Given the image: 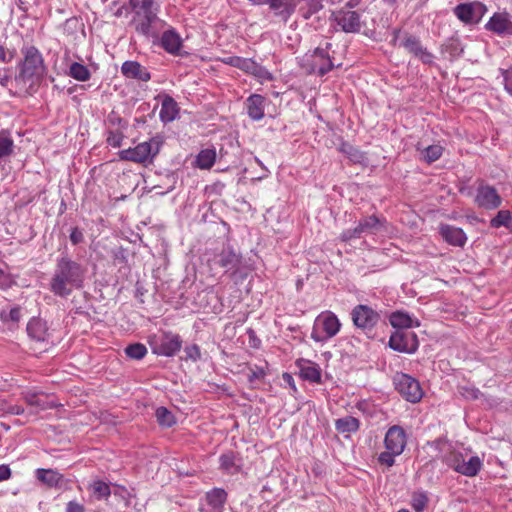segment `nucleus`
Returning a JSON list of instances; mask_svg holds the SVG:
<instances>
[{
    "instance_id": "nucleus-33",
    "label": "nucleus",
    "mask_w": 512,
    "mask_h": 512,
    "mask_svg": "<svg viewBox=\"0 0 512 512\" xmlns=\"http://www.w3.org/2000/svg\"><path fill=\"white\" fill-rule=\"evenodd\" d=\"M67 75L81 82L88 81L91 77V73L87 66L79 62H72L69 65Z\"/></svg>"
},
{
    "instance_id": "nucleus-6",
    "label": "nucleus",
    "mask_w": 512,
    "mask_h": 512,
    "mask_svg": "<svg viewBox=\"0 0 512 512\" xmlns=\"http://www.w3.org/2000/svg\"><path fill=\"white\" fill-rule=\"evenodd\" d=\"M358 3L359 0H349L343 8L333 12L335 23L346 33H355L361 29V14L358 11L351 10Z\"/></svg>"
},
{
    "instance_id": "nucleus-12",
    "label": "nucleus",
    "mask_w": 512,
    "mask_h": 512,
    "mask_svg": "<svg viewBox=\"0 0 512 512\" xmlns=\"http://www.w3.org/2000/svg\"><path fill=\"white\" fill-rule=\"evenodd\" d=\"M389 346L395 351L411 354L418 348V339L414 332L397 330L390 336Z\"/></svg>"
},
{
    "instance_id": "nucleus-51",
    "label": "nucleus",
    "mask_w": 512,
    "mask_h": 512,
    "mask_svg": "<svg viewBox=\"0 0 512 512\" xmlns=\"http://www.w3.org/2000/svg\"><path fill=\"white\" fill-rule=\"evenodd\" d=\"M247 58H241L238 56H231L225 60V63L243 70Z\"/></svg>"
},
{
    "instance_id": "nucleus-48",
    "label": "nucleus",
    "mask_w": 512,
    "mask_h": 512,
    "mask_svg": "<svg viewBox=\"0 0 512 512\" xmlns=\"http://www.w3.org/2000/svg\"><path fill=\"white\" fill-rule=\"evenodd\" d=\"M459 393L466 399H478L481 392L472 386H460Z\"/></svg>"
},
{
    "instance_id": "nucleus-10",
    "label": "nucleus",
    "mask_w": 512,
    "mask_h": 512,
    "mask_svg": "<svg viewBox=\"0 0 512 512\" xmlns=\"http://www.w3.org/2000/svg\"><path fill=\"white\" fill-rule=\"evenodd\" d=\"M182 340L178 334L164 332L151 342L153 353L171 357L180 351Z\"/></svg>"
},
{
    "instance_id": "nucleus-47",
    "label": "nucleus",
    "mask_w": 512,
    "mask_h": 512,
    "mask_svg": "<svg viewBox=\"0 0 512 512\" xmlns=\"http://www.w3.org/2000/svg\"><path fill=\"white\" fill-rule=\"evenodd\" d=\"M342 151L345 152L348 155V157L350 158V160L353 162L360 163L364 160V155L352 146L343 145Z\"/></svg>"
},
{
    "instance_id": "nucleus-56",
    "label": "nucleus",
    "mask_w": 512,
    "mask_h": 512,
    "mask_svg": "<svg viewBox=\"0 0 512 512\" xmlns=\"http://www.w3.org/2000/svg\"><path fill=\"white\" fill-rule=\"evenodd\" d=\"M66 512H85L83 505L76 501H70L67 504Z\"/></svg>"
},
{
    "instance_id": "nucleus-11",
    "label": "nucleus",
    "mask_w": 512,
    "mask_h": 512,
    "mask_svg": "<svg viewBox=\"0 0 512 512\" xmlns=\"http://www.w3.org/2000/svg\"><path fill=\"white\" fill-rule=\"evenodd\" d=\"M430 448L436 452V458L440 459L457 472L463 458V454L457 452L449 441L437 439L430 443Z\"/></svg>"
},
{
    "instance_id": "nucleus-49",
    "label": "nucleus",
    "mask_w": 512,
    "mask_h": 512,
    "mask_svg": "<svg viewBox=\"0 0 512 512\" xmlns=\"http://www.w3.org/2000/svg\"><path fill=\"white\" fill-rule=\"evenodd\" d=\"M398 455L399 454H394L393 451L387 450L386 452H382L379 455L378 461L381 464L386 465L387 467H391L395 463V456H398Z\"/></svg>"
},
{
    "instance_id": "nucleus-24",
    "label": "nucleus",
    "mask_w": 512,
    "mask_h": 512,
    "mask_svg": "<svg viewBox=\"0 0 512 512\" xmlns=\"http://www.w3.org/2000/svg\"><path fill=\"white\" fill-rule=\"evenodd\" d=\"M247 113L253 120H260L264 117V97L253 94L246 101Z\"/></svg>"
},
{
    "instance_id": "nucleus-25",
    "label": "nucleus",
    "mask_w": 512,
    "mask_h": 512,
    "mask_svg": "<svg viewBox=\"0 0 512 512\" xmlns=\"http://www.w3.org/2000/svg\"><path fill=\"white\" fill-rule=\"evenodd\" d=\"M227 500V493L220 488H214L206 493V501L211 507L210 512H222Z\"/></svg>"
},
{
    "instance_id": "nucleus-57",
    "label": "nucleus",
    "mask_w": 512,
    "mask_h": 512,
    "mask_svg": "<svg viewBox=\"0 0 512 512\" xmlns=\"http://www.w3.org/2000/svg\"><path fill=\"white\" fill-rule=\"evenodd\" d=\"M11 477V470L7 465H0V481L8 480Z\"/></svg>"
},
{
    "instance_id": "nucleus-30",
    "label": "nucleus",
    "mask_w": 512,
    "mask_h": 512,
    "mask_svg": "<svg viewBox=\"0 0 512 512\" xmlns=\"http://www.w3.org/2000/svg\"><path fill=\"white\" fill-rule=\"evenodd\" d=\"M481 467L482 461L478 456H472L468 459V461H465V458L463 457L457 473H460L464 476L473 477L477 475Z\"/></svg>"
},
{
    "instance_id": "nucleus-52",
    "label": "nucleus",
    "mask_w": 512,
    "mask_h": 512,
    "mask_svg": "<svg viewBox=\"0 0 512 512\" xmlns=\"http://www.w3.org/2000/svg\"><path fill=\"white\" fill-rule=\"evenodd\" d=\"M504 86L506 91L512 96V67L503 71Z\"/></svg>"
},
{
    "instance_id": "nucleus-39",
    "label": "nucleus",
    "mask_w": 512,
    "mask_h": 512,
    "mask_svg": "<svg viewBox=\"0 0 512 512\" xmlns=\"http://www.w3.org/2000/svg\"><path fill=\"white\" fill-rule=\"evenodd\" d=\"M155 415L158 423L163 427L169 428L175 424L174 415L165 407L157 408Z\"/></svg>"
},
{
    "instance_id": "nucleus-63",
    "label": "nucleus",
    "mask_w": 512,
    "mask_h": 512,
    "mask_svg": "<svg viewBox=\"0 0 512 512\" xmlns=\"http://www.w3.org/2000/svg\"><path fill=\"white\" fill-rule=\"evenodd\" d=\"M283 378H284L285 380H287V382H288V383H289L293 388H295V386H294V384H293V378H292V376H291V375H289V374L285 373V374L283 375Z\"/></svg>"
},
{
    "instance_id": "nucleus-43",
    "label": "nucleus",
    "mask_w": 512,
    "mask_h": 512,
    "mask_svg": "<svg viewBox=\"0 0 512 512\" xmlns=\"http://www.w3.org/2000/svg\"><path fill=\"white\" fill-rule=\"evenodd\" d=\"M21 319V307L15 306L9 312L2 310L0 312V320L3 323L13 322L17 324Z\"/></svg>"
},
{
    "instance_id": "nucleus-5",
    "label": "nucleus",
    "mask_w": 512,
    "mask_h": 512,
    "mask_svg": "<svg viewBox=\"0 0 512 512\" xmlns=\"http://www.w3.org/2000/svg\"><path fill=\"white\" fill-rule=\"evenodd\" d=\"M340 322L332 312L321 313L314 322L311 338L316 342H324L334 337L340 330Z\"/></svg>"
},
{
    "instance_id": "nucleus-61",
    "label": "nucleus",
    "mask_w": 512,
    "mask_h": 512,
    "mask_svg": "<svg viewBox=\"0 0 512 512\" xmlns=\"http://www.w3.org/2000/svg\"><path fill=\"white\" fill-rule=\"evenodd\" d=\"M121 72L123 75L128 76V61H125L121 66Z\"/></svg>"
},
{
    "instance_id": "nucleus-3",
    "label": "nucleus",
    "mask_w": 512,
    "mask_h": 512,
    "mask_svg": "<svg viewBox=\"0 0 512 512\" xmlns=\"http://www.w3.org/2000/svg\"><path fill=\"white\" fill-rule=\"evenodd\" d=\"M130 8L135 13L133 23L136 30L144 35L148 34L150 25L157 15L156 0H130Z\"/></svg>"
},
{
    "instance_id": "nucleus-29",
    "label": "nucleus",
    "mask_w": 512,
    "mask_h": 512,
    "mask_svg": "<svg viewBox=\"0 0 512 512\" xmlns=\"http://www.w3.org/2000/svg\"><path fill=\"white\" fill-rule=\"evenodd\" d=\"M390 323L394 328L398 330L407 329L413 326L418 327L420 324L417 320H414L407 313L396 311L390 315Z\"/></svg>"
},
{
    "instance_id": "nucleus-19",
    "label": "nucleus",
    "mask_w": 512,
    "mask_h": 512,
    "mask_svg": "<svg viewBox=\"0 0 512 512\" xmlns=\"http://www.w3.org/2000/svg\"><path fill=\"white\" fill-rule=\"evenodd\" d=\"M384 444L387 450L401 454L406 446V433L400 426L394 425L388 429Z\"/></svg>"
},
{
    "instance_id": "nucleus-55",
    "label": "nucleus",
    "mask_w": 512,
    "mask_h": 512,
    "mask_svg": "<svg viewBox=\"0 0 512 512\" xmlns=\"http://www.w3.org/2000/svg\"><path fill=\"white\" fill-rule=\"evenodd\" d=\"M70 240L73 244H79L83 241V234L78 228H73L70 234Z\"/></svg>"
},
{
    "instance_id": "nucleus-28",
    "label": "nucleus",
    "mask_w": 512,
    "mask_h": 512,
    "mask_svg": "<svg viewBox=\"0 0 512 512\" xmlns=\"http://www.w3.org/2000/svg\"><path fill=\"white\" fill-rule=\"evenodd\" d=\"M299 368L300 376L304 380H308L314 383H319L321 381V370L318 365L310 361L302 360L299 363Z\"/></svg>"
},
{
    "instance_id": "nucleus-35",
    "label": "nucleus",
    "mask_w": 512,
    "mask_h": 512,
    "mask_svg": "<svg viewBox=\"0 0 512 512\" xmlns=\"http://www.w3.org/2000/svg\"><path fill=\"white\" fill-rule=\"evenodd\" d=\"M336 430L340 433H352L359 429V420L352 416H346L336 420Z\"/></svg>"
},
{
    "instance_id": "nucleus-31",
    "label": "nucleus",
    "mask_w": 512,
    "mask_h": 512,
    "mask_svg": "<svg viewBox=\"0 0 512 512\" xmlns=\"http://www.w3.org/2000/svg\"><path fill=\"white\" fill-rule=\"evenodd\" d=\"M161 43L167 52L176 54L181 47V38L175 31L168 30L163 33Z\"/></svg>"
},
{
    "instance_id": "nucleus-59",
    "label": "nucleus",
    "mask_w": 512,
    "mask_h": 512,
    "mask_svg": "<svg viewBox=\"0 0 512 512\" xmlns=\"http://www.w3.org/2000/svg\"><path fill=\"white\" fill-rule=\"evenodd\" d=\"M144 295L143 291H142V288H140L138 285L136 287V291H135V297L137 299H139V301L141 303H144V299L142 298V296Z\"/></svg>"
},
{
    "instance_id": "nucleus-21",
    "label": "nucleus",
    "mask_w": 512,
    "mask_h": 512,
    "mask_svg": "<svg viewBox=\"0 0 512 512\" xmlns=\"http://www.w3.org/2000/svg\"><path fill=\"white\" fill-rule=\"evenodd\" d=\"M270 10L280 17L283 21H287L296 9L295 0H268Z\"/></svg>"
},
{
    "instance_id": "nucleus-34",
    "label": "nucleus",
    "mask_w": 512,
    "mask_h": 512,
    "mask_svg": "<svg viewBox=\"0 0 512 512\" xmlns=\"http://www.w3.org/2000/svg\"><path fill=\"white\" fill-rule=\"evenodd\" d=\"M37 479L49 487H54L62 480V476L52 469H37Z\"/></svg>"
},
{
    "instance_id": "nucleus-60",
    "label": "nucleus",
    "mask_w": 512,
    "mask_h": 512,
    "mask_svg": "<svg viewBox=\"0 0 512 512\" xmlns=\"http://www.w3.org/2000/svg\"><path fill=\"white\" fill-rule=\"evenodd\" d=\"M11 57L9 59L6 58V51L3 47L0 46V61L1 62H9Z\"/></svg>"
},
{
    "instance_id": "nucleus-7",
    "label": "nucleus",
    "mask_w": 512,
    "mask_h": 512,
    "mask_svg": "<svg viewBox=\"0 0 512 512\" xmlns=\"http://www.w3.org/2000/svg\"><path fill=\"white\" fill-rule=\"evenodd\" d=\"M300 64L306 73L318 75L326 74L334 66L326 50L322 48H316L314 51L306 53Z\"/></svg>"
},
{
    "instance_id": "nucleus-40",
    "label": "nucleus",
    "mask_w": 512,
    "mask_h": 512,
    "mask_svg": "<svg viewBox=\"0 0 512 512\" xmlns=\"http://www.w3.org/2000/svg\"><path fill=\"white\" fill-rule=\"evenodd\" d=\"M90 490L93 496L98 500L106 498L110 495L109 485L101 480L94 481L90 485Z\"/></svg>"
},
{
    "instance_id": "nucleus-45",
    "label": "nucleus",
    "mask_w": 512,
    "mask_h": 512,
    "mask_svg": "<svg viewBox=\"0 0 512 512\" xmlns=\"http://www.w3.org/2000/svg\"><path fill=\"white\" fill-rule=\"evenodd\" d=\"M428 503V498L424 493H415L412 497V507L416 512H422Z\"/></svg>"
},
{
    "instance_id": "nucleus-50",
    "label": "nucleus",
    "mask_w": 512,
    "mask_h": 512,
    "mask_svg": "<svg viewBox=\"0 0 512 512\" xmlns=\"http://www.w3.org/2000/svg\"><path fill=\"white\" fill-rule=\"evenodd\" d=\"M264 376V370L258 367H256L255 369H250L249 373L247 374V378L250 383H254L256 380L264 378Z\"/></svg>"
},
{
    "instance_id": "nucleus-16",
    "label": "nucleus",
    "mask_w": 512,
    "mask_h": 512,
    "mask_svg": "<svg viewBox=\"0 0 512 512\" xmlns=\"http://www.w3.org/2000/svg\"><path fill=\"white\" fill-rule=\"evenodd\" d=\"M379 314L367 305H357L352 310V320L361 329H371L379 321Z\"/></svg>"
},
{
    "instance_id": "nucleus-4",
    "label": "nucleus",
    "mask_w": 512,
    "mask_h": 512,
    "mask_svg": "<svg viewBox=\"0 0 512 512\" xmlns=\"http://www.w3.org/2000/svg\"><path fill=\"white\" fill-rule=\"evenodd\" d=\"M386 220L376 215L363 217L359 220L358 225L353 229H346L341 233L342 241H350L352 239L361 238L363 235H374L385 228Z\"/></svg>"
},
{
    "instance_id": "nucleus-14",
    "label": "nucleus",
    "mask_w": 512,
    "mask_h": 512,
    "mask_svg": "<svg viewBox=\"0 0 512 512\" xmlns=\"http://www.w3.org/2000/svg\"><path fill=\"white\" fill-rule=\"evenodd\" d=\"M213 265L225 269L226 272L232 271L233 273L240 272L242 268V256L234 251L232 248H224L217 254L213 260Z\"/></svg>"
},
{
    "instance_id": "nucleus-1",
    "label": "nucleus",
    "mask_w": 512,
    "mask_h": 512,
    "mask_svg": "<svg viewBox=\"0 0 512 512\" xmlns=\"http://www.w3.org/2000/svg\"><path fill=\"white\" fill-rule=\"evenodd\" d=\"M86 270L78 262L67 255L57 259L53 276L50 280V290L60 297L69 296L74 288H81Z\"/></svg>"
},
{
    "instance_id": "nucleus-54",
    "label": "nucleus",
    "mask_w": 512,
    "mask_h": 512,
    "mask_svg": "<svg viewBox=\"0 0 512 512\" xmlns=\"http://www.w3.org/2000/svg\"><path fill=\"white\" fill-rule=\"evenodd\" d=\"M122 135L119 133L110 132L107 142L112 147H119L122 141Z\"/></svg>"
},
{
    "instance_id": "nucleus-44",
    "label": "nucleus",
    "mask_w": 512,
    "mask_h": 512,
    "mask_svg": "<svg viewBox=\"0 0 512 512\" xmlns=\"http://www.w3.org/2000/svg\"><path fill=\"white\" fill-rule=\"evenodd\" d=\"M511 221V214L508 210H500L497 215L491 220V226L498 228L501 226H509Z\"/></svg>"
},
{
    "instance_id": "nucleus-64",
    "label": "nucleus",
    "mask_w": 512,
    "mask_h": 512,
    "mask_svg": "<svg viewBox=\"0 0 512 512\" xmlns=\"http://www.w3.org/2000/svg\"><path fill=\"white\" fill-rule=\"evenodd\" d=\"M76 22V19H68L66 21V25H69L70 23Z\"/></svg>"
},
{
    "instance_id": "nucleus-62",
    "label": "nucleus",
    "mask_w": 512,
    "mask_h": 512,
    "mask_svg": "<svg viewBox=\"0 0 512 512\" xmlns=\"http://www.w3.org/2000/svg\"><path fill=\"white\" fill-rule=\"evenodd\" d=\"M119 156L122 160H128V149L120 151Z\"/></svg>"
},
{
    "instance_id": "nucleus-15",
    "label": "nucleus",
    "mask_w": 512,
    "mask_h": 512,
    "mask_svg": "<svg viewBox=\"0 0 512 512\" xmlns=\"http://www.w3.org/2000/svg\"><path fill=\"white\" fill-rule=\"evenodd\" d=\"M475 203L484 209H496L501 205V197L497 190L489 185L481 184L477 188Z\"/></svg>"
},
{
    "instance_id": "nucleus-18",
    "label": "nucleus",
    "mask_w": 512,
    "mask_h": 512,
    "mask_svg": "<svg viewBox=\"0 0 512 512\" xmlns=\"http://www.w3.org/2000/svg\"><path fill=\"white\" fill-rule=\"evenodd\" d=\"M159 141L151 139L138 144L135 148H130V161L138 163H147L159 152Z\"/></svg>"
},
{
    "instance_id": "nucleus-26",
    "label": "nucleus",
    "mask_w": 512,
    "mask_h": 512,
    "mask_svg": "<svg viewBox=\"0 0 512 512\" xmlns=\"http://www.w3.org/2000/svg\"><path fill=\"white\" fill-rule=\"evenodd\" d=\"M178 112L176 101L170 96H165L161 103L160 119L165 123L172 122L177 117Z\"/></svg>"
},
{
    "instance_id": "nucleus-2",
    "label": "nucleus",
    "mask_w": 512,
    "mask_h": 512,
    "mask_svg": "<svg viewBox=\"0 0 512 512\" xmlns=\"http://www.w3.org/2000/svg\"><path fill=\"white\" fill-rule=\"evenodd\" d=\"M23 60L20 64L19 74L15 77L16 82L27 84L32 87L43 78L46 67L42 54L35 46H24L21 49Z\"/></svg>"
},
{
    "instance_id": "nucleus-37",
    "label": "nucleus",
    "mask_w": 512,
    "mask_h": 512,
    "mask_svg": "<svg viewBox=\"0 0 512 512\" xmlns=\"http://www.w3.org/2000/svg\"><path fill=\"white\" fill-rule=\"evenodd\" d=\"M42 396V394L38 393H27L24 396V399L29 406L37 407L40 410H46L54 407L53 403L43 399Z\"/></svg>"
},
{
    "instance_id": "nucleus-20",
    "label": "nucleus",
    "mask_w": 512,
    "mask_h": 512,
    "mask_svg": "<svg viewBox=\"0 0 512 512\" xmlns=\"http://www.w3.org/2000/svg\"><path fill=\"white\" fill-rule=\"evenodd\" d=\"M26 331L31 340L40 343L49 342L50 332L47 322L39 317H33L29 320Z\"/></svg>"
},
{
    "instance_id": "nucleus-23",
    "label": "nucleus",
    "mask_w": 512,
    "mask_h": 512,
    "mask_svg": "<svg viewBox=\"0 0 512 512\" xmlns=\"http://www.w3.org/2000/svg\"><path fill=\"white\" fill-rule=\"evenodd\" d=\"M440 234L446 242L454 246H463L467 239L462 229L450 225H442Z\"/></svg>"
},
{
    "instance_id": "nucleus-8",
    "label": "nucleus",
    "mask_w": 512,
    "mask_h": 512,
    "mask_svg": "<svg viewBox=\"0 0 512 512\" xmlns=\"http://www.w3.org/2000/svg\"><path fill=\"white\" fill-rule=\"evenodd\" d=\"M392 41L395 46L403 47L424 64H431L433 62L434 56L422 46L417 37L407 33L402 35L399 30H395Z\"/></svg>"
},
{
    "instance_id": "nucleus-36",
    "label": "nucleus",
    "mask_w": 512,
    "mask_h": 512,
    "mask_svg": "<svg viewBox=\"0 0 512 512\" xmlns=\"http://www.w3.org/2000/svg\"><path fill=\"white\" fill-rule=\"evenodd\" d=\"M215 159L216 152L214 149H204L198 154L196 163L201 169H210L215 163Z\"/></svg>"
},
{
    "instance_id": "nucleus-9",
    "label": "nucleus",
    "mask_w": 512,
    "mask_h": 512,
    "mask_svg": "<svg viewBox=\"0 0 512 512\" xmlns=\"http://www.w3.org/2000/svg\"><path fill=\"white\" fill-rule=\"evenodd\" d=\"M396 390L409 402L421 400L423 392L419 382L408 374L398 373L394 377Z\"/></svg>"
},
{
    "instance_id": "nucleus-38",
    "label": "nucleus",
    "mask_w": 512,
    "mask_h": 512,
    "mask_svg": "<svg viewBox=\"0 0 512 512\" xmlns=\"http://www.w3.org/2000/svg\"><path fill=\"white\" fill-rule=\"evenodd\" d=\"M14 142L4 131L0 132V161L12 155Z\"/></svg>"
},
{
    "instance_id": "nucleus-46",
    "label": "nucleus",
    "mask_w": 512,
    "mask_h": 512,
    "mask_svg": "<svg viewBox=\"0 0 512 512\" xmlns=\"http://www.w3.org/2000/svg\"><path fill=\"white\" fill-rule=\"evenodd\" d=\"M147 353L145 345L140 343L130 344L129 355L130 358L142 359Z\"/></svg>"
},
{
    "instance_id": "nucleus-58",
    "label": "nucleus",
    "mask_w": 512,
    "mask_h": 512,
    "mask_svg": "<svg viewBox=\"0 0 512 512\" xmlns=\"http://www.w3.org/2000/svg\"><path fill=\"white\" fill-rule=\"evenodd\" d=\"M6 413L12 415H21L24 413V408L19 405H9L6 409Z\"/></svg>"
},
{
    "instance_id": "nucleus-17",
    "label": "nucleus",
    "mask_w": 512,
    "mask_h": 512,
    "mask_svg": "<svg viewBox=\"0 0 512 512\" xmlns=\"http://www.w3.org/2000/svg\"><path fill=\"white\" fill-rule=\"evenodd\" d=\"M150 78V73L146 67L142 66L138 62L130 61V88L134 85V81H131V79L138 82L136 86V100L142 98L146 94L148 88L147 83Z\"/></svg>"
},
{
    "instance_id": "nucleus-27",
    "label": "nucleus",
    "mask_w": 512,
    "mask_h": 512,
    "mask_svg": "<svg viewBox=\"0 0 512 512\" xmlns=\"http://www.w3.org/2000/svg\"><path fill=\"white\" fill-rule=\"evenodd\" d=\"M242 71L253 75L261 82L271 81L273 79L272 74L265 67L259 65L258 63L249 58L246 59Z\"/></svg>"
},
{
    "instance_id": "nucleus-53",
    "label": "nucleus",
    "mask_w": 512,
    "mask_h": 512,
    "mask_svg": "<svg viewBox=\"0 0 512 512\" xmlns=\"http://www.w3.org/2000/svg\"><path fill=\"white\" fill-rule=\"evenodd\" d=\"M185 353L187 355L188 358L196 361L197 359L200 358L201 356V353H200V349L197 345H191V346H188L185 348Z\"/></svg>"
},
{
    "instance_id": "nucleus-13",
    "label": "nucleus",
    "mask_w": 512,
    "mask_h": 512,
    "mask_svg": "<svg viewBox=\"0 0 512 512\" xmlns=\"http://www.w3.org/2000/svg\"><path fill=\"white\" fill-rule=\"evenodd\" d=\"M486 12V7L480 2L459 4L454 8V14L466 24L478 23Z\"/></svg>"
},
{
    "instance_id": "nucleus-32",
    "label": "nucleus",
    "mask_w": 512,
    "mask_h": 512,
    "mask_svg": "<svg viewBox=\"0 0 512 512\" xmlns=\"http://www.w3.org/2000/svg\"><path fill=\"white\" fill-rule=\"evenodd\" d=\"M296 8L298 7L301 15L308 19L312 14L316 13L322 8L319 0H295Z\"/></svg>"
},
{
    "instance_id": "nucleus-22",
    "label": "nucleus",
    "mask_w": 512,
    "mask_h": 512,
    "mask_svg": "<svg viewBox=\"0 0 512 512\" xmlns=\"http://www.w3.org/2000/svg\"><path fill=\"white\" fill-rule=\"evenodd\" d=\"M486 27L500 35H512V22L503 14H495L491 17Z\"/></svg>"
},
{
    "instance_id": "nucleus-42",
    "label": "nucleus",
    "mask_w": 512,
    "mask_h": 512,
    "mask_svg": "<svg viewBox=\"0 0 512 512\" xmlns=\"http://www.w3.org/2000/svg\"><path fill=\"white\" fill-rule=\"evenodd\" d=\"M220 467L230 474H234L238 471V465L235 462V456L233 453H226L220 456Z\"/></svg>"
},
{
    "instance_id": "nucleus-41",
    "label": "nucleus",
    "mask_w": 512,
    "mask_h": 512,
    "mask_svg": "<svg viewBox=\"0 0 512 512\" xmlns=\"http://www.w3.org/2000/svg\"><path fill=\"white\" fill-rule=\"evenodd\" d=\"M442 153L443 148L440 145H430L421 151L423 159L428 163H432L438 160L441 157Z\"/></svg>"
}]
</instances>
